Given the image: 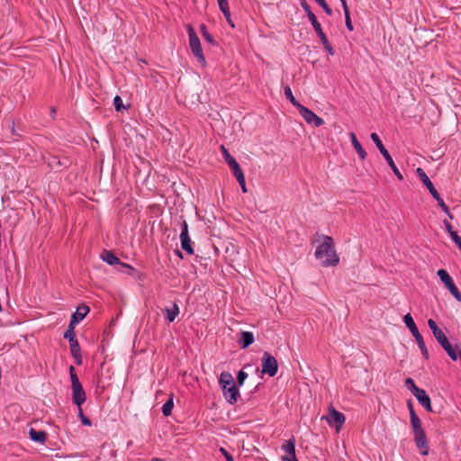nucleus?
I'll use <instances>...</instances> for the list:
<instances>
[{
  "label": "nucleus",
  "mask_w": 461,
  "mask_h": 461,
  "mask_svg": "<svg viewBox=\"0 0 461 461\" xmlns=\"http://www.w3.org/2000/svg\"><path fill=\"white\" fill-rule=\"evenodd\" d=\"M298 111L307 123L313 124L316 127H320L324 124V120L322 118L315 114L304 105L301 106Z\"/></svg>",
  "instance_id": "9b49d317"
},
{
  "label": "nucleus",
  "mask_w": 461,
  "mask_h": 461,
  "mask_svg": "<svg viewBox=\"0 0 461 461\" xmlns=\"http://www.w3.org/2000/svg\"><path fill=\"white\" fill-rule=\"evenodd\" d=\"M443 223L445 225L446 230L447 231V233L449 234L451 240H453V236L454 235H458L457 232L453 230V227H452L451 223L448 221L444 220Z\"/></svg>",
  "instance_id": "58836bf2"
},
{
  "label": "nucleus",
  "mask_w": 461,
  "mask_h": 461,
  "mask_svg": "<svg viewBox=\"0 0 461 461\" xmlns=\"http://www.w3.org/2000/svg\"><path fill=\"white\" fill-rule=\"evenodd\" d=\"M284 92H285V97L290 101V103L297 108V110H299L301 108V106H303L302 104H300L296 99L295 97L293 95V92H292V89L289 86H285L284 87Z\"/></svg>",
  "instance_id": "cd10ccee"
},
{
  "label": "nucleus",
  "mask_w": 461,
  "mask_h": 461,
  "mask_svg": "<svg viewBox=\"0 0 461 461\" xmlns=\"http://www.w3.org/2000/svg\"><path fill=\"white\" fill-rule=\"evenodd\" d=\"M248 377V374L244 372L243 370L239 371L237 375V382L240 386L243 385L245 380Z\"/></svg>",
  "instance_id": "a19ab883"
},
{
  "label": "nucleus",
  "mask_w": 461,
  "mask_h": 461,
  "mask_svg": "<svg viewBox=\"0 0 461 461\" xmlns=\"http://www.w3.org/2000/svg\"><path fill=\"white\" fill-rule=\"evenodd\" d=\"M221 151L226 163L229 165L233 174L241 169L237 160L229 153L224 146H221Z\"/></svg>",
  "instance_id": "f3484780"
},
{
  "label": "nucleus",
  "mask_w": 461,
  "mask_h": 461,
  "mask_svg": "<svg viewBox=\"0 0 461 461\" xmlns=\"http://www.w3.org/2000/svg\"><path fill=\"white\" fill-rule=\"evenodd\" d=\"M29 437L32 441L41 444H44L47 440V433L44 430H36L33 428L29 429Z\"/></svg>",
  "instance_id": "aec40b11"
},
{
  "label": "nucleus",
  "mask_w": 461,
  "mask_h": 461,
  "mask_svg": "<svg viewBox=\"0 0 461 461\" xmlns=\"http://www.w3.org/2000/svg\"><path fill=\"white\" fill-rule=\"evenodd\" d=\"M407 407H408V410L410 411V418L412 417V415H417L415 411H414V408H413V404H412V402L411 400H409L407 402Z\"/></svg>",
  "instance_id": "de8ad7c7"
},
{
  "label": "nucleus",
  "mask_w": 461,
  "mask_h": 461,
  "mask_svg": "<svg viewBox=\"0 0 461 461\" xmlns=\"http://www.w3.org/2000/svg\"><path fill=\"white\" fill-rule=\"evenodd\" d=\"M320 41H321L322 45H323V48L324 50L330 55V56H334L335 52H334V50L331 46V44L328 41V38L327 36L325 35V33H321V35L318 36Z\"/></svg>",
  "instance_id": "2f4dec72"
},
{
  "label": "nucleus",
  "mask_w": 461,
  "mask_h": 461,
  "mask_svg": "<svg viewBox=\"0 0 461 461\" xmlns=\"http://www.w3.org/2000/svg\"><path fill=\"white\" fill-rule=\"evenodd\" d=\"M219 384L226 401L230 404H235L238 401L240 392L235 384L232 375L229 372H222L219 377Z\"/></svg>",
  "instance_id": "f03ea898"
},
{
  "label": "nucleus",
  "mask_w": 461,
  "mask_h": 461,
  "mask_svg": "<svg viewBox=\"0 0 461 461\" xmlns=\"http://www.w3.org/2000/svg\"><path fill=\"white\" fill-rule=\"evenodd\" d=\"M261 372L263 375H268L273 377L278 371V363L276 358L269 352H264L261 358Z\"/></svg>",
  "instance_id": "0eeeda50"
},
{
  "label": "nucleus",
  "mask_w": 461,
  "mask_h": 461,
  "mask_svg": "<svg viewBox=\"0 0 461 461\" xmlns=\"http://www.w3.org/2000/svg\"><path fill=\"white\" fill-rule=\"evenodd\" d=\"M240 185L242 193H247L246 182L241 183Z\"/></svg>",
  "instance_id": "3c124183"
},
{
  "label": "nucleus",
  "mask_w": 461,
  "mask_h": 461,
  "mask_svg": "<svg viewBox=\"0 0 461 461\" xmlns=\"http://www.w3.org/2000/svg\"><path fill=\"white\" fill-rule=\"evenodd\" d=\"M72 402L78 407L86 402V393L83 387L72 390Z\"/></svg>",
  "instance_id": "412c9836"
},
{
  "label": "nucleus",
  "mask_w": 461,
  "mask_h": 461,
  "mask_svg": "<svg viewBox=\"0 0 461 461\" xmlns=\"http://www.w3.org/2000/svg\"><path fill=\"white\" fill-rule=\"evenodd\" d=\"M113 105H114V109H115L116 112H120L122 109L126 108L124 106L123 103H122V99L119 95H115L114 96V98H113Z\"/></svg>",
  "instance_id": "e433bc0d"
},
{
  "label": "nucleus",
  "mask_w": 461,
  "mask_h": 461,
  "mask_svg": "<svg viewBox=\"0 0 461 461\" xmlns=\"http://www.w3.org/2000/svg\"><path fill=\"white\" fill-rule=\"evenodd\" d=\"M299 1H300V5H301L302 8L303 9V11L305 12L307 17L313 14V13L312 12L311 6L309 5V4L307 3L306 0H299Z\"/></svg>",
  "instance_id": "ea45409f"
},
{
  "label": "nucleus",
  "mask_w": 461,
  "mask_h": 461,
  "mask_svg": "<svg viewBox=\"0 0 461 461\" xmlns=\"http://www.w3.org/2000/svg\"><path fill=\"white\" fill-rule=\"evenodd\" d=\"M417 175L419 176L423 185L428 188L429 192L432 196L438 193L435 188L434 185L432 184V182L430 181V179L429 178V176H427L426 172L421 167L417 168Z\"/></svg>",
  "instance_id": "dca6fc26"
},
{
  "label": "nucleus",
  "mask_w": 461,
  "mask_h": 461,
  "mask_svg": "<svg viewBox=\"0 0 461 461\" xmlns=\"http://www.w3.org/2000/svg\"><path fill=\"white\" fill-rule=\"evenodd\" d=\"M428 326L432 331L434 338L436 339L438 343L442 347V348L450 344L447 337L446 336L444 331L438 326L434 320L429 319Z\"/></svg>",
  "instance_id": "9d476101"
},
{
  "label": "nucleus",
  "mask_w": 461,
  "mask_h": 461,
  "mask_svg": "<svg viewBox=\"0 0 461 461\" xmlns=\"http://www.w3.org/2000/svg\"><path fill=\"white\" fill-rule=\"evenodd\" d=\"M102 260L110 266L121 265L123 267H127L131 271L134 270L132 267L126 263H122L120 258L111 250L104 249L100 255Z\"/></svg>",
  "instance_id": "4468645a"
},
{
  "label": "nucleus",
  "mask_w": 461,
  "mask_h": 461,
  "mask_svg": "<svg viewBox=\"0 0 461 461\" xmlns=\"http://www.w3.org/2000/svg\"><path fill=\"white\" fill-rule=\"evenodd\" d=\"M343 8L344 13L349 12L346 0H339Z\"/></svg>",
  "instance_id": "8fccbe9b"
},
{
  "label": "nucleus",
  "mask_w": 461,
  "mask_h": 461,
  "mask_svg": "<svg viewBox=\"0 0 461 461\" xmlns=\"http://www.w3.org/2000/svg\"><path fill=\"white\" fill-rule=\"evenodd\" d=\"M319 5L323 9V11L328 14V15H332V10L331 8L328 5V4L326 3V1L324 0L323 2H321V4H319Z\"/></svg>",
  "instance_id": "c03bdc74"
},
{
  "label": "nucleus",
  "mask_w": 461,
  "mask_h": 461,
  "mask_svg": "<svg viewBox=\"0 0 461 461\" xmlns=\"http://www.w3.org/2000/svg\"><path fill=\"white\" fill-rule=\"evenodd\" d=\"M188 236L189 235V232H188V224L186 222V221H183L182 224H181V233H180V236Z\"/></svg>",
  "instance_id": "a18cd8bd"
},
{
  "label": "nucleus",
  "mask_w": 461,
  "mask_h": 461,
  "mask_svg": "<svg viewBox=\"0 0 461 461\" xmlns=\"http://www.w3.org/2000/svg\"><path fill=\"white\" fill-rule=\"evenodd\" d=\"M78 416H79L80 420L83 425L89 426V427L92 425L91 420L89 418H87L86 416H85V414L83 413L81 406L78 407Z\"/></svg>",
  "instance_id": "4c0bfd02"
},
{
  "label": "nucleus",
  "mask_w": 461,
  "mask_h": 461,
  "mask_svg": "<svg viewBox=\"0 0 461 461\" xmlns=\"http://www.w3.org/2000/svg\"><path fill=\"white\" fill-rule=\"evenodd\" d=\"M438 276L442 281V283L446 285V287L448 289L450 294L454 296L456 300L458 302H461V293L455 285L452 277L449 276V274L445 269H439L438 270Z\"/></svg>",
  "instance_id": "6e6552de"
},
{
  "label": "nucleus",
  "mask_w": 461,
  "mask_h": 461,
  "mask_svg": "<svg viewBox=\"0 0 461 461\" xmlns=\"http://www.w3.org/2000/svg\"><path fill=\"white\" fill-rule=\"evenodd\" d=\"M69 375L71 379V387L73 389L81 388L83 387L77 375L76 374L75 367L73 366H69Z\"/></svg>",
  "instance_id": "c756f323"
},
{
  "label": "nucleus",
  "mask_w": 461,
  "mask_h": 461,
  "mask_svg": "<svg viewBox=\"0 0 461 461\" xmlns=\"http://www.w3.org/2000/svg\"><path fill=\"white\" fill-rule=\"evenodd\" d=\"M254 335L250 331H241L240 339L239 340V344L241 348H248L250 345L254 343Z\"/></svg>",
  "instance_id": "6ab92c4d"
},
{
  "label": "nucleus",
  "mask_w": 461,
  "mask_h": 461,
  "mask_svg": "<svg viewBox=\"0 0 461 461\" xmlns=\"http://www.w3.org/2000/svg\"><path fill=\"white\" fill-rule=\"evenodd\" d=\"M415 446L422 456H427L429 451V442L425 431L413 433Z\"/></svg>",
  "instance_id": "ddd939ff"
},
{
  "label": "nucleus",
  "mask_w": 461,
  "mask_h": 461,
  "mask_svg": "<svg viewBox=\"0 0 461 461\" xmlns=\"http://www.w3.org/2000/svg\"><path fill=\"white\" fill-rule=\"evenodd\" d=\"M173 398L174 394L171 393L168 400L162 406V413L165 417H168L172 414V410L174 407Z\"/></svg>",
  "instance_id": "c85d7f7f"
},
{
  "label": "nucleus",
  "mask_w": 461,
  "mask_h": 461,
  "mask_svg": "<svg viewBox=\"0 0 461 461\" xmlns=\"http://www.w3.org/2000/svg\"><path fill=\"white\" fill-rule=\"evenodd\" d=\"M324 0H315V2L319 5L321 4V2H323Z\"/></svg>",
  "instance_id": "5fc2aeb1"
},
{
  "label": "nucleus",
  "mask_w": 461,
  "mask_h": 461,
  "mask_svg": "<svg viewBox=\"0 0 461 461\" xmlns=\"http://www.w3.org/2000/svg\"><path fill=\"white\" fill-rule=\"evenodd\" d=\"M438 203V205L442 209V211L445 212V213H449V208L448 206L446 204V203L444 202V200L441 198V196L439 195V194H436L435 195L432 196Z\"/></svg>",
  "instance_id": "c9c22d12"
},
{
  "label": "nucleus",
  "mask_w": 461,
  "mask_h": 461,
  "mask_svg": "<svg viewBox=\"0 0 461 461\" xmlns=\"http://www.w3.org/2000/svg\"><path fill=\"white\" fill-rule=\"evenodd\" d=\"M200 31H201V33L203 37V39L208 42L210 43L211 45L214 46V45H217V42L215 41V40L213 39V37L210 34V32H208L207 30V27L205 24H201L200 25Z\"/></svg>",
  "instance_id": "7c9ffc66"
},
{
  "label": "nucleus",
  "mask_w": 461,
  "mask_h": 461,
  "mask_svg": "<svg viewBox=\"0 0 461 461\" xmlns=\"http://www.w3.org/2000/svg\"><path fill=\"white\" fill-rule=\"evenodd\" d=\"M281 449L286 453L285 456H282L283 461H298L295 455V438L292 437L291 438L285 440Z\"/></svg>",
  "instance_id": "f8f14e48"
},
{
  "label": "nucleus",
  "mask_w": 461,
  "mask_h": 461,
  "mask_svg": "<svg viewBox=\"0 0 461 461\" xmlns=\"http://www.w3.org/2000/svg\"><path fill=\"white\" fill-rule=\"evenodd\" d=\"M344 15H345L346 27H347V29L348 31L352 32L354 30V27H353V24H352V22H351L349 12L344 13Z\"/></svg>",
  "instance_id": "79ce46f5"
},
{
  "label": "nucleus",
  "mask_w": 461,
  "mask_h": 461,
  "mask_svg": "<svg viewBox=\"0 0 461 461\" xmlns=\"http://www.w3.org/2000/svg\"><path fill=\"white\" fill-rule=\"evenodd\" d=\"M309 21L311 22L317 36L321 35V33H324L322 29H321V23L318 22L315 14H312L308 17Z\"/></svg>",
  "instance_id": "72a5a7b5"
},
{
  "label": "nucleus",
  "mask_w": 461,
  "mask_h": 461,
  "mask_svg": "<svg viewBox=\"0 0 461 461\" xmlns=\"http://www.w3.org/2000/svg\"><path fill=\"white\" fill-rule=\"evenodd\" d=\"M414 396L426 411H432L431 401L425 390L421 389Z\"/></svg>",
  "instance_id": "a211bd4d"
},
{
  "label": "nucleus",
  "mask_w": 461,
  "mask_h": 461,
  "mask_svg": "<svg viewBox=\"0 0 461 461\" xmlns=\"http://www.w3.org/2000/svg\"><path fill=\"white\" fill-rule=\"evenodd\" d=\"M349 135H350L351 143H352L354 149H356L357 153L358 154L359 158L362 160L366 159V152L365 151V149H363L362 145L360 144V142L357 139L356 134L354 132H350Z\"/></svg>",
  "instance_id": "b1692460"
},
{
  "label": "nucleus",
  "mask_w": 461,
  "mask_h": 461,
  "mask_svg": "<svg viewBox=\"0 0 461 461\" xmlns=\"http://www.w3.org/2000/svg\"><path fill=\"white\" fill-rule=\"evenodd\" d=\"M187 33H188L189 47L191 49L192 53L197 59L198 62L203 67H205L206 60H205V57L203 52L201 42H200V40L192 25H188Z\"/></svg>",
  "instance_id": "7ed1b4c3"
},
{
  "label": "nucleus",
  "mask_w": 461,
  "mask_h": 461,
  "mask_svg": "<svg viewBox=\"0 0 461 461\" xmlns=\"http://www.w3.org/2000/svg\"><path fill=\"white\" fill-rule=\"evenodd\" d=\"M10 128H11V133L13 136H17V137H20L21 135L16 131L15 128H14V122L12 121L10 122Z\"/></svg>",
  "instance_id": "09e8293b"
},
{
  "label": "nucleus",
  "mask_w": 461,
  "mask_h": 461,
  "mask_svg": "<svg viewBox=\"0 0 461 461\" xmlns=\"http://www.w3.org/2000/svg\"><path fill=\"white\" fill-rule=\"evenodd\" d=\"M330 426H334L339 431L345 423V415L337 411L333 406L329 408V415L325 417Z\"/></svg>",
  "instance_id": "1a4fd4ad"
},
{
  "label": "nucleus",
  "mask_w": 461,
  "mask_h": 461,
  "mask_svg": "<svg viewBox=\"0 0 461 461\" xmlns=\"http://www.w3.org/2000/svg\"><path fill=\"white\" fill-rule=\"evenodd\" d=\"M403 321H404L406 327L411 332L412 336L414 337V339L419 346V348L421 351L422 356L424 357V358L429 359V350L425 345L423 338L420 335L411 313H407L404 315Z\"/></svg>",
  "instance_id": "20e7f679"
},
{
  "label": "nucleus",
  "mask_w": 461,
  "mask_h": 461,
  "mask_svg": "<svg viewBox=\"0 0 461 461\" xmlns=\"http://www.w3.org/2000/svg\"><path fill=\"white\" fill-rule=\"evenodd\" d=\"M90 309L86 305L77 307V311L71 315L68 326L75 328L76 324L80 322L89 312Z\"/></svg>",
  "instance_id": "2eb2a0df"
},
{
  "label": "nucleus",
  "mask_w": 461,
  "mask_h": 461,
  "mask_svg": "<svg viewBox=\"0 0 461 461\" xmlns=\"http://www.w3.org/2000/svg\"><path fill=\"white\" fill-rule=\"evenodd\" d=\"M443 349L447 352L448 357L453 360L456 361L459 359L461 361V349L457 345L452 346V344H448Z\"/></svg>",
  "instance_id": "4be33fe9"
},
{
  "label": "nucleus",
  "mask_w": 461,
  "mask_h": 461,
  "mask_svg": "<svg viewBox=\"0 0 461 461\" xmlns=\"http://www.w3.org/2000/svg\"><path fill=\"white\" fill-rule=\"evenodd\" d=\"M63 337L68 340L70 352L76 364L82 365L81 349L75 333V328L68 326Z\"/></svg>",
  "instance_id": "423d86ee"
},
{
  "label": "nucleus",
  "mask_w": 461,
  "mask_h": 461,
  "mask_svg": "<svg viewBox=\"0 0 461 461\" xmlns=\"http://www.w3.org/2000/svg\"><path fill=\"white\" fill-rule=\"evenodd\" d=\"M217 3H218V5H219V8H220L221 12L223 14V15L226 18L228 23L231 27H234V23H233V22L231 20V17H230V9H229L228 1L227 0H217Z\"/></svg>",
  "instance_id": "5701e85b"
},
{
  "label": "nucleus",
  "mask_w": 461,
  "mask_h": 461,
  "mask_svg": "<svg viewBox=\"0 0 461 461\" xmlns=\"http://www.w3.org/2000/svg\"><path fill=\"white\" fill-rule=\"evenodd\" d=\"M322 242L316 248L314 256L320 260L324 267H335L339 262V258L336 253L333 239L330 236L321 235Z\"/></svg>",
  "instance_id": "f257e3e1"
},
{
  "label": "nucleus",
  "mask_w": 461,
  "mask_h": 461,
  "mask_svg": "<svg viewBox=\"0 0 461 461\" xmlns=\"http://www.w3.org/2000/svg\"><path fill=\"white\" fill-rule=\"evenodd\" d=\"M50 113H51V116L54 117V115L56 113V108L55 107H51Z\"/></svg>",
  "instance_id": "603ef678"
},
{
  "label": "nucleus",
  "mask_w": 461,
  "mask_h": 461,
  "mask_svg": "<svg viewBox=\"0 0 461 461\" xmlns=\"http://www.w3.org/2000/svg\"><path fill=\"white\" fill-rule=\"evenodd\" d=\"M67 162H68L67 158L62 160L59 158L54 156V157H51L50 158L49 166L51 168H54L56 170H59L60 167H68Z\"/></svg>",
  "instance_id": "bb28decb"
},
{
  "label": "nucleus",
  "mask_w": 461,
  "mask_h": 461,
  "mask_svg": "<svg viewBox=\"0 0 461 461\" xmlns=\"http://www.w3.org/2000/svg\"><path fill=\"white\" fill-rule=\"evenodd\" d=\"M404 384L406 386V388L414 395L416 394L417 393H419V391L421 390V388H419L416 384H415V382L412 378L411 377H408L405 382H404Z\"/></svg>",
  "instance_id": "f704fd0d"
},
{
  "label": "nucleus",
  "mask_w": 461,
  "mask_h": 461,
  "mask_svg": "<svg viewBox=\"0 0 461 461\" xmlns=\"http://www.w3.org/2000/svg\"><path fill=\"white\" fill-rule=\"evenodd\" d=\"M370 138L374 141V143L375 144L377 149H379V151L382 154V156L386 160L388 166L391 167V169L393 170V172L395 175V176L399 180H402L403 179L402 175L401 174V172L399 171L398 167H396V165H395L392 156L390 155L388 150L384 146V144H383L382 140H380L379 136L375 132H373V133H371Z\"/></svg>",
  "instance_id": "39448f33"
},
{
  "label": "nucleus",
  "mask_w": 461,
  "mask_h": 461,
  "mask_svg": "<svg viewBox=\"0 0 461 461\" xmlns=\"http://www.w3.org/2000/svg\"><path fill=\"white\" fill-rule=\"evenodd\" d=\"M163 312L166 313L167 320L173 322L179 314V306L174 303L170 308H165Z\"/></svg>",
  "instance_id": "393cba45"
},
{
  "label": "nucleus",
  "mask_w": 461,
  "mask_h": 461,
  "mask_svg": "<svg viewBox=\"0 0 461 461\" xmlns=\"http://www.w3.org/2000/svg\"><path fill=\"white\" fill-rule=\"evenodd\" d=\"M221 452L224 456L226 461H234L233 456L223 447H221Z\"/></svg>",
  "instance_id": "49530a36"
},
{
  "label": "nucleus",
  "mask_w": 461,
  "mask_h": 461,
  "mask_svg": "<svg viewBox=\"0 0 461 461\" xmlns=\"http://www.w3.org/2000/svg\"><path fill=\"white\" fill-rule=\"evenodd\" d=\"M449 219H453V214L449 212V213H446Z\"/></svg>",
  "instance_id": "864d4df0"
},
{
  "label": "nucleus",
  "mask_w": 461,
  "mask_h": 461,
  "mask_svg": "<svg viewBox=\"0 0 461 461\" xmlns=\"http://www.w3.org/2000/svg\"><path fill=\"white\" fill-rule=\"evenodd\" d=\"M181 248L185 250L188 255H194V251L192 247V241L190 236H180Z\"/></svg>",
  "instance_id": "a878e982"
},
{
  "label": "nucleus",
  "mask_w": 461,
  "mask_h": 461,
  "mask_svg": "<svg viewBox=\"0 0 461 461\" xmlns=\"http://www.w3.org/2000/svg\"><path fill=\"white\" fill-rule=\"evenodd\" d=\"M411 425L413 433L424 430L421 426L420 419L418 417V415H412V417H411Z\"/></svg>",
  "instance_id": "473e14b6"
},
{
  "label": "nucleus",
  "mask_w": 461,
  "mask_h": 461,
  "mask_svg": "<svg viewBox=\"0 0 461 461\" xmlns=\"http://www.w3.org/2000/svg\"><path fill=\"white\" fill-rule=\"evenodd\" d=\"M233 175L236 177L239 185H240L241 183L246 182L245 176L243 174L242 169H240L239 171H237V173H234Z\"/></svg>",
  "instance_id": "37998d69"
}]
</instances>
